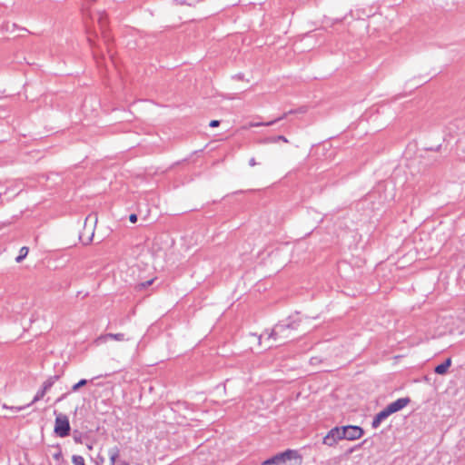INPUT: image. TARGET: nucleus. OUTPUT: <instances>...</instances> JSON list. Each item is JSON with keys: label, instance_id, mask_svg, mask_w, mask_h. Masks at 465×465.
Here are the masks:
<instances>
[{"label": "nucleus", "instance_id": "f257e3e1", "mask_svg": "<svg viewBox=\"0 0 465 465\" xmlns=\"http://www.w3.org/2000/svg\"><path fill=\"white\" fill-rule=\"evenodd\" d=\"M262 465H302V457L295 450H289L266 460Z\"/></svg>", "mask_w": 465, "mask_h": 465}, {"label": "nucleus", "instance_id": "f03ea898", "mask_svg": "<svg viewBox=\"0 0 465 465\" xmlns=\"http://www.w3.org/2000/svg\"><path fill=\"white\" fill-rule=\"evenodd\" d=\"M342 440H355L363 435V430L359 426L348 425L340 427Z\"/></svg>", "mask_w": 465, "mask_h": 465}, {"label": "nucleus", "instance_id": "7ed1b4c3", "mask_svg": "<svg viewBox=\"0 0 465 465\" xmlns=\"http://www.w3.org/2000/svg\"><path fill=\"white\" fill-rule=\"evenodd\" d=\"M70 424L68 418L64 415H59L55 419L54 432L60 437H65L69 434Z\"/></svg>", "mask_w": 465, "mask_h": 465}, {"label": "nucleus", "instance_id": "20e7f679", "mask_svg": "<svg viewBox=\"0 0 465 465\" xmlns=\"http://www.w3.org/2000/svg\"><path fill=\"white\" fill-rule=\"evenodd\" d=\"M277 336H279L280 340L291 338V327L289 325H277L272 332L268 334V339L272 338L274 341H277Z\"/></svg>", "mask_w": 465, "mask_h": 465}, {"label": "nucleus", "instance_id": "39448f33", "mask_svg": "<svg viewBox=\"0 0 465 465\" xmlns=\"http://www.w3.org/2000/svg\"><path fill=\"white\" fill-rule=\"evenodd\" d=\"M341 440H342L341 429L340 427H334L323 438L322 442L327 446L333 447Z\"/></svg>", "mask_w": 465, "mask_h": 465}, {"label": "nucleus", "instance_id": "423d86ee", "mask_svg": "<svg viewBox=\"0 0 465 465\" xmlns=\"http://www.w3.org/2000/svg\"><path fill=\"white\" fill-rule=\"evenodd\" d=\"M57 379H58L57 376H53V377L48 378L43 383L42 389L39 390L36 392L35 396L34 397V399L31 401V403L28 404V406H30V405L34 404L35 402L40 401L45 395V393L51 389V387L54 384V382L57 381Z\"/></svg>", "mask_w": 465, "mask_h": 465}, {"label": "nucleus", "instance_id": "0eeeda50", "mask_svg": "<svg viewBox=\"0 0 465 465\" xmlns=\"http://www.w3.org/2000/svg\"><path fill=\"white\" fill-rule=\"evenodd\" d=\"M409 402H410V400L408 398H401V399H398L397 401L390 403L387 406V408L390 411V412L392 414V413H395V412L402 410L404 407H406L408 405Z\"/></svg>", "mask_w": 465, "mask_h": 465}, {"label": "nucleus", "instance_id": "6e6552de", "mask_svg": "<svg viewBox=\"0 0 465 465\" xmlns=\"http://www.w3.org/2000/svg\"><path fill=\"white\" fill-rule=\"evenodd\" d=\"M390 415H391V413L390 412V411L388 410V408L386 407L385 409H383L382 411H381L372 420V427L374 429L378 428L380 426V424L381 423L382 420H386Z\"/></svg>", "mask_w": 465, "mask_h": 465}, {"label": "nucleus", "instance_id": "1a4fd4ad", "mask_svg": "<svg viewBox=\"0 0 465 465\" xmlns=\"http://www.w3.org/2000/svg\"><path fill=\"white\" fill-rule=\"evenodd\" d=\"M450 365H451V360L450 358H448L444 362L436 366L435 372L437 374L443 375L448 371V369L450 367Z\"/></svg>", "mask_w": 465, "mask_h": 465}, {"label": "nucleus", "instance_id": "9d476101", "mask_svg": "<svg viewBox=\"0 0 465 465\" xmlns=\"http://www.w3.org/2000/svg\"><path fill=\"white\" fill-rule=\"evenodd\" d=\"M108 454L110 458V465H115L116 460L120 454L119 449L117 447H114L109 450Z\"/></svg>", "mask_w": 465, "mask_h": 465}, {"label": "nucleus", "instance_id": "9b49d317", "mask_svg": "<svg viewBox=\"0 0 465 465\" xmlns=\"http://www.w3.org/2000/svg\"><path fill=\"white\" fill-rule=\"evenodd\" d=\"M108 339H114L116 341H124V335L123 333H116V334L107 333L104 336H102L99 338V340H104V341H107Z\"/></svg>", "mask_w": 465, "mask_h": 465}, {"label": "nucleus", "instance_id": "f8f14e48", "mask_svg": "<svg viewBox=\"0 0 465 465\" xmlns=\"http://www.w3.org/2000/svg\"><path fill=\"white\" fill-rule=\"evenodd\" d=\"M29 249L26 246H24L19 251V255L15 258V262L20 263L28 254Z\"/></svg>", "mask_w": 465, "mask_h": 465}, {"label": "nucleus", "instance_id": "ddd939ff", "mask_svg": "<svg viewBox=\"0 0 465 465\" xmlns=\"http://www.w3.org/2000/svg\"><path fill=\"white\" fill-rule=\"evenodd\" d=\"M278 141H282L284 143H288V139L283 135H278L275 137L268 138L264 141V143H277Z\"/></svg>", "mask_w": 465, "mask_h": 465}, {"label": "nucleus", "instance_id": "4468645a", "mask_svg": "<svg viewBox=\"0 0 465 465\" xmlns=\"http://www.w3.org/2000/svg\"><path fill=\"white\" fill-rule=\"evenodd\" d=\"M72 462L74 465H85L84 459L80 455H74Z\"/></svg>", "mask_w": 465, "mask_h": 465}, {"label": "nucleus", "instance_id": "2eb2a0df", "mask_svg": "<svg viewBox=\"0 0 465 465\" xmlns=\"http://www.w3.org/2000/svg\"><path fill=\"white\" fill-rule=\"evenodd\" d=\"M87 384V380H80L77 383H75L74 385H73L72 387V391H77L81 387L84 386Z\"/></svg>", "mask_w": 465, "mask_h": 465}, {"label": "nucleus", "instance_id": "dca6fc26", "mask_svg": "<svg viewBox=\"0 0 465 465\" xmlns=\"http://www.w3.org/2000/svg\"><path fill=\"white\" fill-rule=\"evenodd\" d=\"M98 23H99L101 28H104V26L106 24V15L104 13L98 14Z\"/></svg>", "mask_w": 465, "mask_h": 465}, {"label": "nucleus", "instance_id": "f3484780", "mask_svg": "<svg viewBox=\"0 0 465 465\" xmlns=\"http://www.w3.org/2000/svg\"><path fill=\"white\" fill-rule=\"evenodd\" d=\"M97 221L96 217L95 216H92V215H88L86 218H85V221H84V226L87 225V223L89 222H92V223H95Z\"/></svg>", "mask_w": 465, "mask_h": 465}, {"label": "nucleus", "instance_id": "a211bd4d", "mask_svg": "<svg viewBox=\"0 0 465 465\" xmlns=\"http://www.w3.org/2000/svg\"><path fill=\"white\" fill-rule=\"evenodd\" d=\"M274 122H268V123H257V124H252V126H261V125H272Z\"/></svg>", "mask_w": 465, "mask_h": 465}, {"label": "nucleus", "instance_id": "6ab92c4d", "mask_svg": "<svg viewBox=\"0 0 465 465\" xmlns=\"http://www.w3.org/2000/svg\"><path fill=\"white\" fill-rule=\"evenodd\" d=\"M219 124H220V122L218 120H213L210 122L211 127H217V126H219Z\"/></svg>", "mask_w": 465, "mask_h": 465}, {"label": "nucleus", "instance_id": "aec40b11", "mask_svg": "<svg viewBox=\"0 0 465 465\" xmlns=\"http://www.w3.org/2000/svg\"><path fill=\"white\" fill-rule=\"evenodd\" d=\"M129 220L131 223H135L137 221V215L133 213L129 216Z\"/></svg>", "mask_w": 465, "mask_h": 465}, {"label": "nucleus", "instance_id": "412c9836", "mask_svg": "<svg viewBox=\"0 0 465 465\" xmlns=\"http://www.w3.org/2000/svg\"><path fill=\"white\" fill-rule=\"evenodd\" d=\"M88 42L92 48H94L95 46L94 41L90 36L88 37Z\"/></svg>", "mask_w": 465, "mask_h": 465}, {"label": "nucleus", "instance_id": "4be33fe9", "mask_svg": "<svg viewBox=\"0 0 465 465\" xmlns=\"http://www.w3.org/2000/svg\"><path fill=\"white\" fill-rule=\"evenodd\" d=\"M93 235H94V232H93V230H91V235L87 237V240H86V242H84V243H89L92 240Z\"/></svg>", "mask_w": 465, "mask_h": 465}, {"label": "nucleus", "instance_id": "5701e85b", "mask_svg": "<svg viewBox=\"0 0 465 465\" xmlns=\"http://www.w3.org/2000/svg\"><path fill=\"white\" fill-rule=\"evenodd\" d=\"M10 410H13V411H20L24 409V407H11L9 408Z\"/></svg>", "mask_w": 465, "mask_h": 465}, {"label": "nucleus", "instance_id": "b1692460", "mask_svg": "<svg viewBox=\"0 0 465 465\" xmlns=\"http://www.w3.org/2000/svg\"><path fill=\"white\" fill-rule=\"evenodd\" d=\"M249 164L251 166H254L256 164V162H255V159L254 158H252L250 161H249Z\"/></svg>", "mask_w": 465, "mask_h": 465}, {"label": "nucleus", "instance_id": "393cba45", "mask_svg": "<svg viewBox=\"0 0 465 465\" xmlns=\"http://www.w3.org/2000/svg\"><path fill=\"white\" fill-rule=\"evenodd\" d=\"M153 281H148L146 282L145 283H143L142 286L143 287H146V286H149L150 284H152Z\"/></svg>", "mask_w": 465, "mask_h": 465}, {"label": "nucleus", "instance_id": "a878e982", "mask_svg": "<svg viewBox=\"0 0 465 465\" xmlns=\"http://www.w3.org/2000/svg\"><path fill=\"white\" fill-rule=\"evenodd\" d=\"M79 238H80V240H81V241H83V242H84V236H83V234H80Z\"/></svg>", "mask_w": 465, "mask_h": 465}, {"label": "nucleus", "instance_id": "bb28decb", "mask_svg": "<svg viewBox=\"0 0 465 465\" xmlns=\"http://www.w3.org/2000/svg\"><path fill=\"white\" fill-rule=\"evenodd\" d=\"M64 396H65V394H64V395H63L61 398H59V399H58V401H62V399H64Z\"/></svg>", "mask_w": 465, "mask_h": 465}]
</instances>
